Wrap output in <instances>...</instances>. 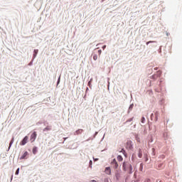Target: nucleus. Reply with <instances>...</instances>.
I'll return each mask as SVG.
<instances>
[{"mask_svg": "<svg viewBox=\"0 0 182 182\" xmlns=\"http://www.w3.org/2000/svg\"><path fill=\"white\" fill-rule=\"evenodd\" d=\"M122 168L124 171H127L129 174H132L133 173V166H132V164L127 161H124L122 165Z\"/></svg>", "mask_w": 182, "mask_h": 182, "instance_id": "obj_1", "label": "nucleus"}, {"mask_svg": "<svg viewBox=\"0 0 182 182\" xmlns=\"http://www.w3.org/2000/svg\"><path fill=\"white\" fill-rule=\"evenodd\" d=\"M29 140V137L28 136H26L23 140L20 142V146H25L26 143H28V141Z\"/></svg>", "mask_w": 182, "mask_h": 182, "instance_id": "obj_2", "label": "nucleus"}, {"mask_svg": "<svg viewBox=\"0 0 182 182\" xmlns=\"http://www.w3.org/2000/svg\"><path fill=\"white\" fill-rule=\"evenodd\" d=\"M38 136V134H36V132H34L31 137H30V141H31V143H33V141H35V140H36V136Z\"/></svg>", "mask_w": 182, "mask_h": 182, "instance_id": "obj_3", "label": "nucleus"}, {"mask_svg": "<svg viewBox=\"0 0 182 182\" xmlns=\"http://www.w3.org/2000/svg\"><path fill=\"white\" fill-rule=\"evenodd\" d=\"M111 164L112 166H113L114 168H117V167H119V164H117V161H116V159H113Z\"/></svg>", "mask_w": 182, "mask_h": 182, "instance_id": "obj_4", "label": "nucleus"}, {"mask_svg": "<svg viewBox=\"0 0 182 182\" xmlns=\"http://www.w3.org/2000/svg\"><path fill=\"white\" fill-rule=\"evenodd\" d=\"M105 172L106 174H108V175L112 174V170L110 169V167L105 168Z\"/></svg>", "mask_w": 182, "mask_h": 182, "instance_id": "obj_5", "label": "nucleus"}, {"mask_svg": "<svg viewBox=\"0 0 182 182\" xmlns=\"http://www.w3.org/2000/svg\"><path fill=\"white\" fill-rule=\"evenodd\" d=\"M28 151H25L23 153V154L21 156V158H20L21 160H23V159H26V156H28Z\"/></svg>", "mask_w": 182, "mask_h": 182, "instance_id": "obj_6", "label": "nucleus"}, {"mask_svg": "<svg viewBox=\"0 0 182 182\" xmlns=\"http://www.w3.org/2000/svg\"><path fill=\"white\" fill-rule=\"evenodd\" d=\"M83 133V129H78L75 132V135L77 136L78 134H82Z\"/></svg>", "mask_w": 182, "mask_h": 182, "instance_id": "obj_7", "label": "nucleus"}, {"mask_svg": "<svg viewBox=\"0 0 182 182\" xmlns=\"http://www.w3.org/2000/svg\"><path fill=\"white\" fill-rule=\"evenodd\" d=\"M138 157H139V159H141V157H143V151L140 149L139 150Z\"/></svg>", "mask_w": 182, "mask_h": 182, "instance_id": "obj_8", "label": "nucleus"}, {"mask_svg": "<svg viewBox=\"0 0 182 182\" xmlns=\"http://www.w3.org/2000/svg\"><path fill=\"white\" fill-rule=\"evenodd\" d=\"M38 153V147L34 146L33 148V154H36Z\"/></svg>", "mask_w": 182, "mask_h": 182, "instance_id": "obj_9", "label": "nucleus"}, {"mask_svg": "<svg viewBox=\"0 0 182 182\" xmlns=\"http://www.w3.org/2000/svg\"><path fill=\"white\" fill-rule=\"evenodd\" d=\"M49 130H52V128H50V127H47L44 128L43 132H49Z\"/></svg>", "mask_w": 182, "mask_h": 182, "instance_id": "obj_10", "label": "nucleus"}, {"mask_svg": "<svg viewBox=\"0 0 182 182\" xmlns=\"http://www.w3.org/2000/svg\"><path fill=\"white\" fill-rule=\"evenodd\" d=\"M117 159L118 161H123V157L120 155H119Z\"/></svg>", "mask_w": 182, "mask_h": 182, "instance_id": "obj_11", "label": "nucleus"}, {"mask_svg": "<svg viewBox=\"0 0 182 182\" xmlns=\"http://www.w3.org/2000/svg\"><path fill=\"white\" fill-rule=\"evenodd\" d=\"M38 52H39L38 50H34V55H33L34 58H36V55H38Z\"/></svg>", "mask_w": 182, "mask_h": 182, "instance_id": "obj_12", "label": "nucleus"}, {"mask_svg": "<svg viewBox=\"0 0 182 182\" xmlns=\"http://www.w3.org/2000/svg\"><path fill=\"white\" fill-rule=\"evenodd\" d=\"M141 123H144V122H146V118H144V117H142L141 119Z\"/></svg>", "mask_w": 182, "mask_h": 182, "instance_id": "obj_13", "label": "nucleus"}, {"mask_svg": "<svg viewBox=\"0 0 182 182\" xmlns=\"http://www.w3.org/2000/svg\"><path fill=\"white\" fill-rule=\"evenodd\" d=\"M93 59L95 60H97V55H93Z\"/></svg>", "mask_w": 182, "mask_h": 182, "instance_id": "obj_14", "label": "nucleus"}, {"mask_svg": "<svg viewBox=\"0 0 182 182\" xmlns=\"http://www.w3.org/2000/svg\"><path fill=\"white\" fill-rule=\"evenodd\" d=\"M13 143H14V138L12 139V140L11 141V142L9 144V147H11L12 146Z\"/></svg>", "mask_w": 182, "mask_h": 182, "instance_id": "obj_15", "label": "nucleus"}, {"mask_svg": "<svg viewBox=\"0 0 182 182\" xmlns=\"http://www.w3.org/2000/svg\"><path fill=\"white\" fill-rule=\"evenodd\" d=\"M154 42H156V41H148V42H146V45H149V43H154Z\"/></svg>", "mask_w": 182, "mask_h": 182, "instance_id": "obj_16", "label": "nucleus"}, {"mask_svg": "<svg viewBox=\"0 0 182 182\" xmlns=\"http://www.w3.org/2000/svg\"><path fill=\"white\" fill-rule=\"evenodd\" d=\"M19 174V168L16 171V176H18Z\"/></svg>", "mask_w": 182, "mask_h": 182, "instance_id": "obj_17", "label": "nucleus"}, {"mask_svg": "<svg viewBox=\"0 0 182 182\" xmlns=\"http://www.w3.org/2000/svg\"><path fill=\"white\" fill-rule=\"evenodd\" d=\"M98 53H99V55H101L102 54V50H99Z\"/></svg>", "mask_w": 182, "mask_h": 182, "instance_id": "obj_18", "label": "nucleus"}, {"mask_svg": "<svg viewBox=\"0 0 182 182\" xmlns=\"http://www.w3.org/2000/svg\"><path fill=\"white\" fill-rule=\"evenodd\" d=\"M102 49H103V50H105V49H106V46H103Z\"/></svg>", "mask_w": 182, "mask_h": 182, "instance_id": "obj_19", "label": "nucleus"}, {"mask_svg": "<svg viewBox=\"0 0 182 182\" xmlns=\"http://www.w3.org/2000/svg\"><path fill=\"white\" fill-rule=\"evenodd\" d=\"M59 82H60V77L58 78V83H59Z\"/></svg>", "mask_w": 182, "mask_h": 182, "instance_id": "obj_20", "label": "nucleus"}, {"mask_svg": "<svg viewBox=\"0 0 182 182\" xmlns=\"http://www.w3.org/2000/svg\"><path fill=\"white\" fill-rule=\"evenodd\" d=\"M141 168H143V164H141Z\"/></svg>", "mask_w": 182, "mask_h": 182, "instance_id": "obj_21", "label": "nucleus"}, {"mask_svg": "<svg viewBox=\"0 0 182 182\" xmlns=\"http://www.w3.org/2000/svg\"><path fill=\"white\" fill-rule=\"evenodd\" d=\"M92 161H90V166H92Z\"/></svg>", "mask_w": 182, "mask_h": 182, "instance_id": "obj_22", "label": "nucleus"}, {"mask_svg": "<svg viewBox=\"0 0 182 182\" xmlns=\"http://www.w3.org/2000/svg\"><path fill=\"white\" fill-rule=\"evenodd\" d=\"M132 120H133V119H131L128 120V122H132Z\"/></svg>", "mask_w": 182, "mask_h": 182, "instance_id": "obj_23", "label": "nucleus"}, {"mask_svg": "<svg viewBox=\"0 0 182 182\" xmlns=\"http://www.w3.org/2000/svg\"><path fill=\"white\" fill-rule=\"evenodd\" d=\"M154 70H157V68H154Z\"/></svg>", "mask_w": 182, "mask_h": 182, "instance_id": "obj_24", "label": "nucleus"}, {"mask_svg": "<svg viewBox=\"0 0 182 182\" xmlns=\"http://www.w3.org/2000/svg\"><path fill=\"white\" fill-rule=\"evenodd\" d=\"M131 144V142H127V144Z\"/></svg>", "mask_w": 182, "mask_h": 182, "instance_id": "obj_25", "label": "nucleus"}, {"mask_svg": "<svg viewBox=\"0 0 182 182\" xmlns=\"http://www.w3.org/2000/svg\"><path fill=\"white\" fill-rule=\"evenodd\" d=\"M92 182H96V181H95V180H92Z\"/></svg>", "mask_w": 182, "mask_h": 182, "instance_id": "obj_26", "label": "nucleus"}, {"mask_svg": "<svg viewBox=\"0 0 182 182\" xmlns=\"http://www.w3.org/2000/svg\"><path fill=\"white\" fill-rule=\"evenodd\" d=\"M147 160H149V159L146 158V161H147Z\"/></svg>", "mask_w": 182, "mask_h": 182, "instance_id": "obj_27", "label": "nucleus"}, {"mask_svg": "<svg viewBox=\"0 0 182 182\" xmlns=\"http://www.w3.org/2000/svg\"><path fill=\"white\" fill-rule=\"evenodd\" d=\"M66 139H68V138H64V140H66Z\"/></svg>", "mask_w": 182, "mask_h": 182, "instance_id": "obj_28", "label": "nucleus"}]
</instances>
